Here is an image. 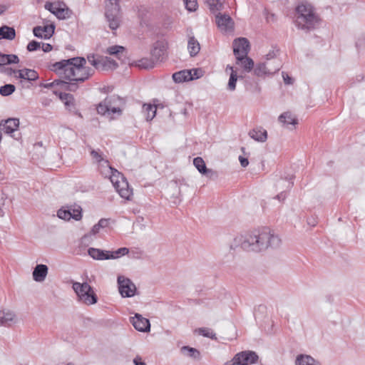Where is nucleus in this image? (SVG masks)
Instances as JSON below:
<instances>
[{
	"label": "nucleus",
	"mask_w": 365,
	"mask_h": 365,
	"mask_svg": "<svg viewBox=\"0 0 365 365\" xmlns=\"http://www.w3.org/2000/svg\"><path fill=\"white\" fill-rule=\"evenodd\" d=\"M173 79L175 83H182L192 80V71L182 70L173 73Z\"/></svg>",
	"instance_id": "5701e85b"
},
{
	"label": "nucleus",
	"mask_w": 365,
	"mask_h": 365,
	"mask_svg": "<svg viewBox=\"0 0 365 365\" xmlns=\"http://www.w3.org/2000/svg\"><path fill=\"white\" fill-rule=\"evenodd\" d=\"M193 164L200 173L205 174L208 172V170L205 165V163L202 158L197 157L194 158Z\"/></svg>",
	"instance_id": "e433bc0d"
},
{
	"label": "nucleus",
	"mask_w": 365,
	"mask_h": 365,
	"mask_svg": "<svg viewBox=\"0 0 365 365\" xmlns=\"http://www.w3.org/2000/svg\"><path fill=\"white\" fill-rule=\"evenodd\" d=\"M91 257L97 260L109 259V251L91 247L88 250Z\"/></svg>",
	"instance_id": "412c9836"
},
{
	"label": "nucleus",
	"mask_w": 365,
	"mask_h": 365,
	"mask_svg": "<svg viewBox=\"0 0 365 365\" xmlns=\"http://www.w3.org/2000/svg\"><path fill=\"white\" fill-rule=\"evenodd\" d=\"M109 224L108 220L102 218L101 219L97 224H96L91 230V235H96L99 232L101 228H104L108 227Z\"/></svg>",
	"instance_id": "58836bf2"
},
{
	"label": "nucleus",
	"mask_w": 365,
	"mask_h": 365,
	"mask_svg": "<svg viewBox=\"0 0 365 365\" xmlns=\"http://www.w3.org/2000/svg\"><path fill=\"white\" fill-rule=\"evenodd\" d=\"M106 100H108L107 103L108 108V115L110 116V118H113L112 115L117 113L118 115H121L122 110L120 108L113 106L112 103L116 100L115 96H110L106 98Z\"/></svg>",
	"instance_id": "f704fd0d"
},
{
	"label": "nucleus",
	"mask_w": 365,
	"mask_h": 365,
	"mask_svg": "<svg viewBox=\"0 0 365 365\" xmlns=\"http://www.w3.org/2000/svg\"><path fill=\"white\" fill-rule=\"evenodd\" d=\"M55 26L53 24L46 25L43 26H35L33 29L34 35L36 37L44 39L50 38L54 34Z\"/></svg>",
	"instance_id": "2eb2a0df"
},
{
	"label": "nucleus",
	"mask_w": 365,
	"mask_h": 365,
	"mask_svg": "<svg viewBox=\"0 0 365 365\" xmlns=\"http://www.w3.org/2000/svg\"><path fill=\"white\" fill-rule=\"evenodd\" d=\"M108 170L110 173L109 176L110 180L112 182L113 187H115L116 185H118L120 182L122 178H124V177L117 170H115L111 167H108Z\"/></svg>",
	"instance_id": "72a5a7b5"
},
{
	"label": "nucleus",
	"mask_w": 365,
	"mask_h": 365,
	"mask_svg": "<svg viewBox=\"0 0 365 365\" xmlns=\"http://www.w3.org/2000/svg\"><path fill=\"white\" fill-rule=\"evenodd\" d=\"M125 51V48L122 46H112L106 49V53L109 55L118 56Z\"/></svg>",
	"instance_id": "a18cd8bd"
},
{
	"label": "nucleus",
	"mask_w": 365,
	"mask_h": 365,
	"mask_svg": "<svg viewBox=\"0 0 365 365\" xmlns=\"http://www.w3.org/2000/svg\"><path fill=\"white\" fill-rule=\"evenodd\" d=\"M275 61H279L278 59H274L273 61H269L270 63L269 68H274L277 65V63Z\"/></svg>",
	"instance_id": "338daca9"
},
{
	"label": "nucleus",
	"mask_w": 365,
	"mask_h": 365,
	"mask_svg": "<svg viewBox=\"0 0 365 365\" xmlns=\"http://www.w3.org/2000/svg\"><path fill=\"white\" fill-rule=\"evenodd\" d=\"M129 250L127 247H121L115 251H109V259H118L122 256L128 255Z\"/></svg>",
	"instance_id": "ea45409f"
},
{
	"label": "nucleus",
	"mask_w": 365,
	"mask_h": 365,
	"mask_svg": "<svg viewBox=\"0 0 365 365\" xmlns=\"http://www.w3.org/2000/svg\"><path fill=\"white\" fill-rule=\"evenodd\" d=\"M282 77L285 84L290 85L293 83L292 78L287 73L282 72Z\"/></svg>",
	"instance_id": "6e6d98bb"
},
{
	"label": "nucleus",
	"mask_w": 365,
	"mask_h": 365,
	"mask_svg": "<svg viewBox=\"0 0 365 365\" xmlns=\"http://www.w3.org/2000/svg\"><path fill=\"white\" fill-rule=\"evenodd\" d=\"M244 247V237L243 234L237 235L234 237L232 242L229 245L230 252L225 255L221 262V266L223 267L224 271L232 269L235 263L232 262L236 249L240 247L243 251Z\"/></svg>",
	"instance_id": "39448f33"
},
{
	"label": "nucleus",
	"mask_w": 365,
	"mask_h": 365,
	"mask_svg": "<svg viewBox=\"0 0 365 365\" xmlns=\"http://www.w3.org/2000/svg\"><path fill=\"white\" fill-rule=\"evenodd\" d=\"M56 16L59 19H66L71 17L72 14L71 10H70L68 8H62L60 6L59 10L56 11Z\"/></svg>",
	"instance_id": "a19ab883"
},
{
	"label": "nucleus",
	"mask_w": 365,
	"mask_h": 365,
	"mask_svg": "<svg viewBox=\"0 0 365 365\" xmlns=\"http://www.w3.org/2000/svg\"><path fill=\"white\" fill-rule=\"evenodd\" d=\"M91 155L98 163H100L103 160L101 154L97 150H92L91 151Z\"/></svg>",
	"instance_id": "864d4df0"
},
{
	"label": "nucleus",
	"mask_w": 365,
	"mask_h": 365,
	"mask_svg": "<svg viewBox=\"0 0 365 365\" xmlns=\"http://www.w3.org/2000/svg\"><path fill=\"white\" fill-rule=\"evenodd\" d=\"M46 275H33V279L37 282H43L46 279Z\"/></svg>",
	"instance_id": "bf43d9fd"
},
{
	"label": "nucleus",
	"mask_w": 365,
	"mask_h": 365,
	"mask_svg": "<svg viewBox=\"0 0 365 365\" xmlns=\"http://www.w3.org/2000/svg\"><path fill=\"white\" fill-rule=\"evenodd\" d=\"M108 102V100H106V98L97 107V112L98 113L101 115H108V108L107 106V103Z\"/></svg>",
	"instance_id": "de8ad7c7"
},
{
	"label": "nucleus",
	"mask_w": 365,
	"mask_h": 365,
	"mask_svg": "<svg viewBox=\"0 0 365 365\" xmlns=\"http://www.w3.org/2000/svg\"><path fill=\"white\" fill-rule=\"evenodd\" d=\"M237 74L236 71H232L230 73V79L227 84V89L232 91L236 88V83L237 81Z\"/></svg>",
	"instance_id": "c03bdc74"
},
{
	"label": "nucleus",
	"mask_w": 365,
	"mask_h": 365,
	"mask_svg": "<svg viewBox=\"0 0 365 365\" xmlns=\"http://www.w3.org/2000/svg\"><path fill=\"white\" fill-rule=\"evenodd\" d=\"M77 83L78 82L76 81H71L70 83H67L61 80H55L51 83L46 85L45 87L48 88L54 86H62L66 90L74 92L78 88Z\"/></svg>",
	"instance_id": "b1692460"
},
{
	"label": "nucleus",
	"mask_w": 365,
	"mask_h": 365,
	"mask_svg": "<svg viewBox=\"0 0 365 365\" xmlns=\"http://www.w3.org/2000/svg\"><path fill=\"white\" fill-rule=\"evenodd\" d=\"M115 189L120 195L121 197L125 198L126 200H129L130 197L133 194L132 189L129 187V185L126 179L122 178L120 182L116 185Z\"/></svg>",
	"instance_id": "a211bd4d"
},
{
	"label": "nucleus",
	"mask_w": 365,
	"mask_h": 365,
	"mask_svg": "<svg viewBox=\"0 0 365 365\" xmlns=\"http://www.w3.org/2000/svg\"><path fill=\"white\" fill-rule=\"evenodd\" d=\"M130 322L135 329L141 332H148L150 331V324L148 319L143 317L140 314H136L132 317Z\"/></svg>",
	"instance_id": "4468645a"
},
{
	"label": "nucleus",
	"mask_w": 365,
	"mask_h": 365,
	"mask_svg": "<svg viewBox=\"0 0 365 365\" xmlns=\"http://www.w3.org/2000/svg\"><path fill=\"white\" fill-rule=\"evenodd\" d=\"M19 126V120L17 118H9L0 123L2 131L6 134H12Z\"/></svg>",
	"instance_id": "f3484780"
},
{
	"label": "nucleus",
	"mask_w": 365,
	"mask_h": 365,
	"mask_svg": "<svg viewBox=\"0 0 365 365\" xmlns=\"http://www.w3.org/2000/svg\"><path fill=\"white\" fill-rule=\"evenodd\" d=\"M73 289L77 295L78 300L86 305L90 306L97 303L98 297L91 286L87 282H73Z\"/></svg>",
	"instance_id": "20e7f679"
},
{
	"label": "nucleus",
	"mask_w": 365,
	"mask_h": 365,
	"mask_svg": "<svg viewBox=\"0 0 365 365\" xmlns=\"http://www.w3.org/2000/svg\"><path fill=\"white\" fill-rule=\"evenodd\" d=\"M41 46V43L36 41H31L27 45V50L30 52L38 50Z\"/></svg>",
	"instance_id": "3c124183"
},
{
	"label": "nucleus",
	"mask_w": 365,
	"mask_h": 365,
	"mask_svg": "<svg viewBox=\"0 0 365 365\" xmlns=\"http://www.w3.org/2000/svg\"><path fill=\"white\" fill-rule=\"evenodd\" d=\"M19 63V58L16 54H5L0 52V66Z\"/></svg>",
	"instance_id": "bb28decb"
},
{
	"label": "nucleus",
	"mask_w": 365,
	"mask_h": 365,
	"mask_svg": "<svg viewBox=\"0 0 365 365\" xmlns=\"http://www.w3.org/2000/svg\"><path fill=\"white\" fill-rule=\"evenodd\" d=\"M57 216L64 220L73 219L78 221L82 218V208L77 205L68 206L66 209L62 207L58 210Z\"/></svg>",
	"instance_id": "6e6552de"
},
{
	"label": "nucleus",
	"mask_w": 365,
	"mask_h": 365,
	"mask_svg": "<svg viewBox=\"0 0 365 365\" xmlns=\"http://www.w3.org/2000/svg\"><path fill=\"white\" fill-rule=\"evenodd\" d=\"M258 355L253 351H243L235 354V361L240 363L238 365H250L257 362Z\"/></svg>",
	"instance_id": "f8f14e48"
},
{
	"label": "nucleus",
	"mask_w": 365,
	"mask_h": 365,
	"mask_svg": "<svg viewBox=\"0 0 365 365\" xmlns=\"http://www.w3.org/2000/svg\"><path fill=\"white\" fill-rule=\"evenodd\" d=\"M120 11L118 0H108L106 4L105 15L112 30H115L119 26Z\"/></svg>",
	"instance_id": "423d86ee"
},
{
	"label": "nucleus",
	"mask_w": 365,
	"mask_h": 365,
	"mask_svg": "<svg viewBox=\"0 0 365 365\" xmlns=\"http://www.w3.org/2000/svg\"><path fill=\"white\" fill-rule=\"evenodd\" d=\"M225 0H206L212 11H217L222 9Z\"/></svg>",
	"instance_id": "4c0bfd02"
},
{
	"label": "nucleus",
	"mask_w": 365,
	"mask_h": 365,
	"mask_svg": "<svg viewBox=\"0 0 365 365\" xmlns=\"http://www.w3.org/2000/svg\"><path fill=\"white\" fill-rule=\"evenodd\" d=\"M16 37V31L13 27L2 26L0 27V40L6 39L11 41Z\"/></svg>",
	"instance_id": "cd10ccee"
},
{
	"label": "nucleus",
	"mask_w": 365,
	"mask_h": 365,
	"mask_svg": "<svg viewBox=\"0 0 365 365\" xmlns=\"http://www.w3.org/2000/svg\"><path fill=\"white\" fill-rule=\"evenodd\" d=\"M86 63L85 58L75 57L56 62L50 69L70 81L84 82L94 73V69L85 66Z\"/></svg>",
	"instance_id": "f03ea898"
},
{
	"label": "nucleus",
	"mask_w": 365,
	"mask_h": 365,
	"mask_svg": "<svg viewBox=\"0 0 365 365\" xmlns=\"http://www.w3.org/2000/svg\"><path fill=\"white\" fill-rule=\"evenodd\" d=\"M237 64H240L246 72H250L254 67V61L247 56L242 57L241 60H237Z\"/></svg>",
	"instance_id": "c9c22d12"
},
{
	"label": "nucleus",
	"mask_w": 365,
	"mask_h": 365,
	"mask_svg": "<svg viewBox=\"0 0 365 365\" xmlns=\"http://www.w3.org/2000/svg\"><path fill=\"white\" fill-rule=\"evenodd\" d=\"M192 80L193 79H197L200 77L199 72L200 71L199 69H192Z\"/></svg>",
	"instance_id": "e2e57ef3"
},
{
	"label": "nucleus",
	"mask_w": 365,
	"mask_h": 365,
	"mask_svg": "<svg viewBox=\"0 0 365 365\" xmlns=\"http://www.w3.org/2000/svg\"><path fill=\"white\" fill-rule=\"evenodd\" d=\"M250 51V43L245 38H239L233 41V52L236 60L246 57Z\"/></svg>",
	"instance_id": "9d476101"
},
{
	"label": "nucleus",
	"mask_w": 365,
	"mask_h": 365,
	"mask_svg": "<svg viewBox=\"0 0 365 365\" xmlns=\"http://www.w3.org/2000/svg\"><path fill=\"white\" fill-rule=\"evenodd\" d=\"M133 364L135 365H146L144 361H143L140 356H137L133 359Z\"/></svg>",
	"instance_id": "13d9d810"
},
{
	"label": "nucleus",
	"mask_w": 365,
	"mask_h": 365,
	"mask_svg": "<svg viewBox=\"0 0 365 365\" xmlns=\"http://www.w3.org/2000/svg\"><path fill=\"white\" fill-rule=\"evenodd\" d=\"M185 8L189 11H195L197 8V0H183Z\"/></svg>",
	"instance_id": "09e8293b"
},
{
	"label": "nucleus",
	"mask_w": 365,
	"mask_h": 365,
	"mask_svg": "<svg viewBox=\"0 0 365 365\" xmlns=\"http://www.w3.org/2000/svg\"><path fill=\"white\" fill-rule=\"evenodd\" d=\"M48 268L45 264H37L34 268L32 274H47Z\"/></svg>",
	"instance_id": "8fccbe9b"
},
{
	"label": "nucleus",
	"mask_w": 365,
	"mask_h": 365,
	"mask_svg": "<svg viewBox=\"0 0 365 365\" xmlns=\"http://www.w3.org/2000/svg\"><path fill=\"white\" fill-rule=\"evenodd\" d=\"M294 182L292 181V177H290L289 179H281L276 184V188L277 190H284L286 192L287 190H289L292 187Z\"/></svg>",
	"instance_id": "473e14b6"
},
{
	"label": "nucleus",
	"mask_w": 365,
	"mask_h": 365,
	"mask_svg": "<svg viewBox=\"0 0 365 365\" xmlns=\"http://www.w3.org/2000/svg\"><path fill=\"white\" fill-rule=\"evenodd\" d=\"M277 65L274 68H269L270 63L266 61L265 63H258L254 69V73L257 76H262L264 75H272L277 72L281 68L279 61H275Z\"/></svg>",
	"instance_id": "9b49d317"
},
{
	"label": "nucleus",
	"mask_w": 365,
	"mask_h": 365,
	"mask_svg": "<svg viewBox=\"0 0 365 365\" xmlns=\"http://www.w3.org/2000/svg\"><path fill=\"white\" fill-rule=\"evenodd\" d=\"M239 160L240 162V165L243 168H246L249 165L248 159L246 158H244L242 156L239 157Z\"/></svg>",
	"instance_id": "4d7b16f0"
},
{
	"label": "nucleus",
	"mask_w": 365,
	"mask_h": 365,
	"mask_svg": "<svg viewBox=\"0 0 365 365\" xmlns=\"http://www.w3.org/2000/svg\"><path fill=\"white\" fill-rule=\"evenodd\" d=\"M180 352L185 356L190 357L193 359H200V351L192 347L188 346H184L180 349Z\"/></svg>",
	"instance_id": "2f4dec72"
},
{
	"label": "nucleus",
	"mask_w": 365,
	"mask_h": 365,
	"mask_svg": "<svg viewBox=\"0 0 365 365\" xmlns=\"http://www.w3.org/2000/svg\"><path fill=\"white\" fill-rule=\"evenodd\" d=\"M118 284L119 292L123 297H130L134 296L136 287L135 284L125 275H118Z\"/></svg>",
	"instance_id": "1a4fd4ad"
},
{
	"label": "nucleus",
	"mask_w": 365,
	"mask_h": 365,
	"mask_svg": "<svg viewBox=\"0 0 365 365\" xmlns=\"http://www.w3.org/2000/svg\"><path fill=\"white\" fill-rule=\"evenodd\" d=\"M87 60L97 70L108 71L118 67V63L107 56L90 53L87 56Z\"/></svg>",
	"instance_id": "0eeeda50"
},
{
	"label": "nucleus",
	"mask_w": 365,
	"mask_h": 365,
	"mask_svg": "<svg viewBox=\"0 0 365 365\" xmlns=\"http://www.w3.org/2000/svg\"><path fill=\"white\" fill-rule=\"evenodd\" d=\"M6 10V7L4 6H0V14H1Z\"/></svg>",
	"instance_id": "774afa93"
},
{
	"label": "nucleus",
	"mask_w": 365,
	"mask_h": 365,
	"mask_svg": "<svg viewBox=\"0 0 365 365\" xmlns=\"http://www.w3.org/2000/svg\"><path fill=\"white\" fill-rule=\"evenodd\" d=\"M59 98L63 101L68 110L70 111H74L76 110L75 100L73 95L66 93H60Z\"/></svg>",
	"instance_id": "c756f323"
},
{
	"label": "nucleus",
	"mask_w": 365,
	"mask_h": 365,
	"mask_svg": "<svg viewBox=\"0 0 365 365\" xmlns=\"http://www.w3.org/2000/svg\"><path fill=\"white\" fill-rule=\"evenodd\" d=\"M276 198L279 201H283L286 198V194L284 190L280 191V192L276 196Z\"/></svg>",
	"instance_id": "680f3d73"
},
{
	"label": "nucleus",
	"mask_w": 365,
	"mask_h": 365,
	"mask_svg": "<svg viewBox=\"0 0 365 365\" xmlns=\"http://www.w3.org/2000/svg\"><path fill=\"white\" fill-rule=\"evenodd\" d=\"M249 135L251 138L258 142H265L267 138V130L262 128H257L251 130L249 132Z\"/></svg>",
	"instance_id": "4be33fe9"
},
{
	"label": "nucleus",
	"mask_w": 365,
	"mask_h": 365,
	"mask_svg": "<svg viewBox=\"0 0 365 365\" xmlns=\"http://www.w3.org/2000/svg\"><path fill=\"white\" fill-rule=\"evenodd\" d=\"M3 72L8 76H16L19 75V70L13 69L11 68H6L4 69Z\"/></svg>",
	"instance_id": "5fc2aeb1"
},
{
	"label": "nucleus",
	"mask_w": 365,
	"mask_h": 365,
	"mask_svg": "<svg viewBox=\"0 0 365 365\" xmlns=\"http://www.w3.org/2000/svg\"><path fill=\"white\" fill-rule=\"evenodd\" d=\"M275 55H276V53L274 51L269 52L266 55V58L267 60V61H269L270 60L274 58Z\"/></svg>",
	"instance_id": "69168bd1"
},
{
	"label": "nucleus",
	"mask_w": 365,
	"mask_h": 365,
	"mask_svg": "<svg viewBox=\"0 0 365 365\" xmlns=\"http://www.w3.org/2000/svg\"><path fill=\"white\" fill-rule=\"evenodd\" d=\"M297 17L296 26L299 29L306 32L317 29L321 19L317 14L315 8L308 2H302L296 8Z\"/></svg>",
	"instance_id": "7ed1b4c3"
},
{
	"label": "nucleus",
	"mask_w": 365,
	"mask_h": 365,
	"mask_svg": "<svg viewBox=\"0 0 365 365\" xmlns=\"http://www.w3.org/2000/svg\"><path fill=\"white\" fill-rule=\"evenodd\" d=\"M215 21L222 31H232L234 28V22L228 14L217 13L215 16Z\"/></svg>",
	"instance_id": "ddd939ff"
},
{
	"label": "nucleus",
	"mask_w": 365,
	"mask_h": 365,
	"mask_svg": "<svg viewBox=\"0 0 365 365\" xmlns=\"http://www.w3.org/2000/svg\"><path fill=\"white\" fill-rule=\"evenodd\" d=\"M278 120L283 126L292 130L295 125L298 123L297 118L290 112H284L282 113Z\"/></svg>",
	"instance_id": "dca6fc26"
},
{
	"label": "nucleus",
	"mask_w": 365,
	"mask_h": 365,
	"mask_svg": "<svg viewBox=\"0 0 365 365\" xmlns=\"http://www.w3.org/2000/svg\"><path fill=\"white\" fill-rule=\"evenodd\" d=\"M166 53V46L163 42L158 41L155 43L151 51L152 57L156 61H162Z\"/></svg>",
	"instance_id": "6ab92c4d"
},
{
	"label": "nucleus",
	"mask_w": 365,
	"mask_h": 365,
	"mask_svg": "<svg viewBox=\"0 0 365 365\" xmlns=\"http://www.w3.org/2000/svg\"><path fill=\"white\" fill-rule=\"evenodd\" d=\"M157 107L155 105L144 103L142 112L147 121L152 120L156 115Z\"/></svg>",
	"instance_id": "c85d7f7f"
},
{
	"label": "nucleus",
	"mask_w": 365,
	"mask_h": 365,
	"mask_svg": "<svg viewBox=\"0 0 365 365\" xmlns=\"http://www.w3.org/2000/svg\"><path fill=\"white\" fill-rule=\"evenodd\" d=\"M243 237V251L247 253L260 254L269 249H279L282 245L279 235L269 227L247 232Z\"/></svg>",
	"instance_id": "f257e3e1"
},
{
	"label": "nucleus",
	"mask_w": 365,
	"mask_h": 365,
	"mask_svg": "<svg viewBox=\"0 0 365 365\" xmlns=\"http://www.w3.org/2000/svg\"><path fill=\"white\" fill-rule=\"evenodd\" d=\"M140 68H152L154 67L155 62L153 59H150L148 58H143L138 61L137 64Z\"/></svg>",
	"instance_id": "79ce46f5"
},
{
	"label": "nucleus",
	"mask_w": 365,
	"mask_h": 365,
	"mask_svg": "<svg viewBox=\"0 0 365 365\" xmlns=\"http://www.w3.org/2000/svg\"><path fill=\"white\" fill-rule=\"evenodd\" d=\"M15 78L26 80L28 81H34L38 78V74L34 69L23 68L19 70V75H16Z\"/></svg>",
	"instance_id": "aec40b11"
},
{
	"label": "nucleus",
	"mask_w": 365,
	"mask_h": 365,
	"mask_svg": "<svg viewBox=\"0 0 365 365\" xmlns=\"http://www.w3.org/2000/svg\"><path fill=\"white\" fill-rule=\"evenodd\" d=\"M45 8L56 16V11L59 10L60 6L51 3H47L45 5Z\"/></svg>",
	"instance_id": "603ef678"
},
{
	"label": "nucleus",
	"mask_w": 365,
	"mask_h": 365,
	"mask_svg": "<svg viewBox=\"0 0 365 365\" xmlns=\"http://www.w3.org/2000/svg\"><path fill=\"white\" fill-rule=\"evenodd\" d=\"M295 365H321L313 357L307 354H299L295 360Z\"/></svg>",
	"instance_id": "a878e982"
},
{
	"label": "nucleus",
	"mask_w": 365,
	"mask_h": 365,
	"mask_svg": "<svg viewBox=\"0 0 365 365\" xmlns=\"http://www.w3.org/2000/svg\"><path fill=\"white\" fill-rule=\"evenodd\" d=\"M16 322V314L10 310L0 311V326Z\"/></svg>",
	"instance_id": "393cba45"
},
{
	"label": "nucleus",
	"mask_w": 365,
	"mask_h": 365,
	"mask_svg": "<svg viewBox=\"0 0 365 365\" xmlns=\"http://www.w3.org/2000/svg\"><path fill=\"white\" fill-rule=\"evenodd\" d=\"M53 47L50 43H42V50L44 52H49L52 50Z\"/></svg>",
	"instance_id": "052dcab7"
},
{
	"label": "nucleus",
	"mask_w": 365,
	"mask_h": 365,
	"mask_svg": "<svg viewBox=\"0 0 365 365\" xmlns=\"http://www.w3.org/2000/svg\"><path fill=\"white\" fill-rule=\"evenodd\" d=\"M187 50L190 56H195L200 50L198 41L194 36H190L187 42Z\"/></svg>",
	"instance_id": "7c9ffc66"
},
{
	"label": "nucleus",
	"mask_w": 365,
	"mask_h": 365,
	"mask_svg": "<svg viewBox=\"0 0 365 365\" xmlns=\"http://www.w3.org/2000/svg\"><path fill=\"white\" fill-rule=\"evenodd\" d=\"M199 334L202 335L210 339H216L215 334L208 328H199L196 330Z\"/></svg>",
	"instance_id": "49530a36"
},
{
	"label": "nucleus",
	"mask_w": 365,
	"mask_h": 365,
	"mask_svg": "<svg viewBox=\"0 0 365 365\" xmlns=\"http://www.w3.org/2000/svg\"><path fill=\"white\" fill-rule=\"evenodd\" d=\"M16 87L13 84H6L0 87V94L3 96H8L15 91Z\"/></svg>",
	"instance_id": "37998d69"
},
{
	"label": "nucleus",
	"mask_w": 365,
	"mask_h": 365,
	"mask_svg": "<svg viewBox=\"0 0 365 365\" xmlns=\"http://www.w3.org/2000/svg\"><path fill=\"white\" fill-rule=\"evenodd\" d=\"M240 362L237 360L235 361V356L230 361H227L224 364V365H238Z\"/></svg>",
	"instance_id": "0e129e2a"
}]
</instances>
